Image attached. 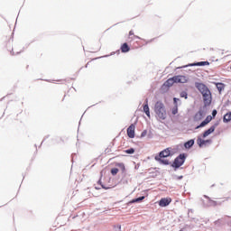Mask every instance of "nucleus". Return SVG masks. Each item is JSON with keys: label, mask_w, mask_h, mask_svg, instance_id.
<instances>
[{"label": "nucleus", "mask_w": 231, "mask_h": 231, "mask_svg": "<svg viewBox=\"0 0 231 231\" xmlns=\"http://www.w3.org/2000/svg\"><path fill=\"white\" fill-rule=\"evenodd\" d=\"M155 115H157L158 118L161 120H165L167 117V111L165 110V105L161 101H157L154 106Z\"/></svg>", "instance_id": "f257e3e1"}, {"label": "nucleus", "mask_w": 231, "mask_h": 231, "mask_svg": "<svg viewBox=\"0 0 231 231\" xmlns=\"http://www.w3.org/2000/svg\"><path fill=\"white\" fill-rule=\"evenodd\" d=\"M171 156V150L165 149L162 151L158 156H155L156 162L159 163H163V165H169V160H163L162 158H169Z\"/></svg>", "instance_id": "f03ea898"}, {"label": "nucleus", "mask_w": 231, "mask_h": 231, "mask_svg": "<svg viewBox=\"0 0 231 231\" xmlns=\"http://www.w3.org/2000/svg\"><path fill=\"white\" fill-rule=\"evenodd\" d=\"M200 93L203 97L204 105L210 106V104H212V93H210V89L206 88L205 90H203Z\"/></svg>", "instance_id": "7ed1b4c3"}, {"label": "nucleus", "mask_w": 231, "mask_h": 231, "mask_svg": "<svg viewBox=\"0 0 231 231\" xmlns=\"http://www.w3.org/2000/svg\"><path fill=\"white\" fill-rule=\"evenodd\" d=\"M207 116V112L203 109H199L193 116V122L199 124L203 118Z\"/></svg>", "instance_id": "20e7f679"}, {"label": "nucleus", "mask_w": 231, "mask_h": 231, "mask_svg": "<svg viewBox=\"0 0 231 231\" xmlns=\"http://www.w3.org/2000/svg\"><path fill=\"white\" fill-rule=\"evenodd\" d=\"M185 158H187V156H185V153L180 154L173 162L174 167L176 168L181 167V165L185 163Z\"/></svg>", "instance_id": "39448f33"}, {"label": "nucleus", "mask_w": 231, "mask_h": 231, "mask_svg": "<svg viewBox=\"0 0 231 231\" xmlns=\"http://www.w3.org/2000/svg\"><path fill=\"white\" fill-rule=\"evenodd\" d=\"M175 84H187L189 79L185 76H174Z\"/></svg>", "instance_id": "423d86ee"}, {"label": "nucleus", "mask_w": 231, "mask_h": 231, "mask_svg": "<svg viewBox=\"0 0 231 231\" xmlns=\"http://www.w3.org/2000/svg\"><path fill=\"white\" fill-rule=\"evenodd\" d=\"M172 203V199L171 198H162L159 201V207H169Z\"/></svg>", "instance_id": "0eeeda50"}, {"label": "nucleus", "mask_w": 231, "mask_h": 231, "mask_svg": "<svg viewBox=\"0 0 231 231\" xmlns=\"http://www.w3.org/2000/svg\"><path fill=\"white\" fill-rule=\"evenodd\" d=\"M197 143L199 147H205L208 143H212V140L208 139V140H203L201 137H199L197 139Z\"/></svg>", "instance_id": "6e6552de"}, {"label": "nucleus", "mask_w": 231, "mask_h": 231, "mask_svg": "<svg viewBox=\"0 0 231 231\" xmlns=\"http://www.w3.org/2000/svg\"><path fill=\"white\" fill-rule=\"evenodd\" d=\"M212 116H208L204 121L200 123L199 125L196 127V129H199L201 127H205V125H208V124H210L212 122Z\"/></svg>", "instance_id": "1a4fd4ad"}, {"label": "nucleus", "mask_w": 231, "mask_h": 231, "mask_svg": "<svg viewBox=\"0 0 231 231\" xmlns=\"http://www.w3.org/2000/svg\"><path fill=\"white\" fill-rule=\"evenodd\" d=\"M216 127H217V124L214 125L212 126H210L209 129H208L207 131H205L203 133V138H207V136H208L209 134H212V133H214L216 131Z\"/></svg>", "instance_id": "9d476101"}, {"label": "nucleus", "mask_w": 231, "mask_h": 231, "mask_svg": "<svg viewBox=\"0 0 231 231\" xmlns=\"http://www.w3.org/2000/svg\"><path fill=\"white\" fill-rule=\"evenodd\" d=\"M174 84H176V82L174 80V77L170 78L167 81L164 82V84L162 85V88H171V87L174 86Z\"/></svg>", "instance_id": "9b49d317"}, {"label": "nucleus", "mask_w": 231, "mask_h": 231, "mask_svg": "<svg viewBox=\"0 0 231 231\" xmlns=\"http://www.w3.org/2000/svg\"><path fill=\"white\" fill-rule=\"evenodd\" d=\"M126 133H127V136L129 138H134V125H131L127 130H126Z\"/></svg>", "instance_id": "f8f14e48"}, {"label": "nucleus", "mask_w": 231, "mask_h": 231, "mask_svg": "<svg viewBox=\"0 0 231 231\" xmlns=\"http://www.w3.org/2000/svg\"><path fill=\"white\" fill-rule=\"evenodd\" d=\"M143 112L147 116L148 118H151V112L149 110V100H145V104L143 105Z\"/></svg>", "instance_id": "ddd939ff"}, {"label": "nucleus", "mask_w": 231, "mask_h": 231, "mask_svg": "<svg viewBox=\"0 0 231 231\" xmlns=\"http://www.w3.org/2000/svg\"><path fill=\"white\" fill-rule=\"evenodd\" d=\"M196 88H197V89L199 90L200 93H202L203 91H205L206 89L208 88V87H207L203 83H196Z\"/></svg>", "instance_id": "4468645a"}, {"label": "nucleus", "mask_w": 231, "mask_h": 231, "mask_svg": "<svg viewBox=\"0 0 231 231\" xmlns=\"http://www.w3.org/2000/svg\"><path fill=\"white\" fill-rule=\"evenodd\" d=\"M131 48L129 47V45L127 43H124L121 46V51L122 53H127V51H130Z\"/></svg>", "instance_id": "2eb2a0df"}, {"label": "nucleus", "mask_w": 231, "mask_h": 231, "mask_svg": "<svg viewBox=\"0 0 231 231\" xmlns=\"http://www.w3.org/2000/svg\"><path fill=\"white\" fill-rule=\"evenodd\" d=\"M223 122L225 124H228V122H231V112H227L223 118Z\"/></svg>", "instance_id": "dca6fc26"}, {"label": "nucleus", "mask_w": 231, "mask_h": 231, "mask_svg": "<svg viewBox=\"0 0 231 231\" xmlns=\"http://www.w3.org/2000/svg\"><path fill=\"white\" fill-rule=\"evenodd\" d=\"M191 66H210V62H208V61H199V62L191 64Z\"/></svg>", "instance_id": "f3484780"}, {"label": "nucleus", "mask_w": 231, "mask_h": 231, "mask_svg": "<svg viewBox=\"0 0 231 231\" xmlns=\"http://www.w3.org/2000/svg\"><path fill=\"white\" fill-rule=\"evenodd\" d=\"M192 145H194V140L193 139H191V140H189V141H188L184 143V147L186 149H190V147H192Z\"/></svg>", "instance_id": "a211bd4d"}, {"label": "nucleus", "mask_w": 231, "mask_h": 231, "mask_svg": "<svg viewBox=\"0 0 231 231\" xmlns=\"http://www.w3.org/2000/svg\"><path fill=\"white\" fill-rule=\"evenodd\" d=\"M116 167H119V169H121V171H125V165L124 164V162H119L116 164Z\"/></svg>", "instance_id": "6ab92c4d"}, {"label": "nucleus", "mask_w": 231, "mask_h": 231, "mask_svg": "<svg viewBox=\"0 0 231 231\" xmlns=\"http://www.w3.org/2000/svg\"><path fill=\"white\" fill-rule=\"evenodd\" d=\"M217 88L218 91H223V89L225 88V85L223 83H217Z\"/></svg>", "instance_id": "aec40b11"}, {"label": "nucleus", "mask_w": 231, "mask_h": 231, "mask_svg": "<svg viewBox=\"0 0 231 231\" xmlns=\"http://www.w3.org/2000/svg\"><path fill=\"white\" fill-rule=\"evenodd\" d=\"M143 199H145V197H140V198H137V199H134L132 201V203H138L140 201H143Z\"/></svg>", "instance_id": "412c9836"}, {"label": "nucleus", "mask_w": 231, "mask_h": 231, "mask_svg": "<svg viewBox=\"0 0 231 231\" xmlns=\"http://www.w3.org/2000/svg\"><path fill=\"white\" fill-rule=\"evenodd\" d=\"M125 152L126 154H134V148H130L128 150H125Z\"/></svg>", "instance_id": "4be33fe9"}, {"label": "nucleus", "mask_w": 231, "mask_h": 231, "mask_svg": "<svg viewBox=\"0 0 231 231\" xmlns=\"http://www.w3.org/2000/svg\"><path fill=\"white\" fill-rule=\"evenodd\" d=\"M112 176H116L118 174V168H114L111 170Z\"/></svg>", "instance_id": "5701e85b"}, {"label": "nucleus", "mask_w": 231, "mask_h": 231, "mask_svg": "<svg viewBox=\"0 0 231 231\" xmlns=\"http://www.w3.org/2000/svg\"><path fill=\"white\" fill-rule=\"evenodd\" d=\"M188 97H189V94H187V92H185V91L180 92V97L181 98L187 99Z\"/></svg>", "instance_id": "b1692460"}, {"label": "nucleus", "mask_w": 231, "mask_h": 231, "mask_svg": "<svg viewBox=\"0 0 231 231\" xmlns=\"http://www.w3.org/2000/svg\"><path fill=\"white\" fill-rule=\"evenodd\" d=\"M171 113H172V115H178V106L177 105L172 108Z\"/></svg>", "instance_id": "393cba45"}, {"label": "nucleus", "mask_w": 231, "mask_h": 231, "mask_svg": "<svg viewBox=\"0 0 231 231\" xmlns=\"http://www.w3.org/2000/svg\"><path fill=\"white\" fill-rule=\"evenodd\" d=\"M132 35H134V37H135L136 39H138L137 36H134V31H130V32H129V37H131Z\"/></svg>", "instance_id": "a878e982"}, {"label": "nucleus", "mask_w": 231, "mask_h": 231, "mask_svg": "<svg viewBox=\"0 0 231 231\" xmlns=\"http://www.w3.org/2000/svg\"><path fill=\"white\" fill-rule=\"evenodd\" d=\"M179 100H180V98H176V97L173 98V102H174L175 106H178V101Z\"/></svg>", "instance_id": "bb28decb"}, {"label": "nucleus", "mask_w": 231, "mask_h": 231, "mask_svg": "<svg viewBox=\"0 0 231 231\" xmlns=\"http://www.w3.org/2000/svg\"><path fill=\"white\" fill-rule=\"evenodd\" d=\"M216 115H217V110H213L212 111V116L215 118Z\"/></svg>", "instance_id": "cd10ccee"}, {"label": "nucleus", "mask_w": 231, "mask_h": 231, "mask_svg": "<svg viewBox=\"0 0 231 231\" xmlns=\"http://www.w3.org/2000/svg\"><path fill=\"white\" fill-rule=\"evenodd\" d=\"M28 68H30V66H29V65H26L25 69H28Z\"/></svg>", "instance_id": "c85d7f7f"}, {"label": "nucleus", "mask_w": 231, "mask_h": 231, "mask_svg": "<svg viewBox=\"0 0 231 231\" xmlns=\"http://www.w3.org/2000/svg\"><path fill=\"white\" fill-rule=\"evenodd\" d=\"M221 55H225V52H224V51H222V52H221Z\"/></svg>", "instance_id": "c756f323"}]
</instances>
